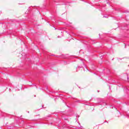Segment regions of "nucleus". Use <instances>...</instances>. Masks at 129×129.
Returning <instances> with one entry per match:
<instances>
[{"label":"nucleus","mask_w":129,"mask_h":129,"mask_svg":"<svg viewBox=\"0 0 129 129\" xmlns=\"http://www.w3.org/2000/svg\"><path fill=\"white\" fill-rule=\"evenodd\" d=\"M83 66H80L78 67V68H82Z\"/></svg>","instance_id":"obj_1"},{"label":"nucleus","mask_w":129,"mask_h":129,"mask_svg":"<svg viewBox=\"0 0 129 129\" xmlns=\"http://www.w3.org/2000/svg\"><path fill=\"white\" fill-rule=\"evenodd\" d=\"M103 18H107V16H103Z\"/></svg>","instance_id":"obj_2"},{"label":"nucleus","mask_w":129,"mask_h":129,"mask_svg":"<svg viewBox=\"0 0 129 129\" xmlns=\"http://www.w3.org/2000/svg\"><path fill=\"white\" fill-rule=\"evenodd\" d=\"M83 65H84V62H82Z\"/></svg>","instance_id":"obj_3"}]
</instances>
